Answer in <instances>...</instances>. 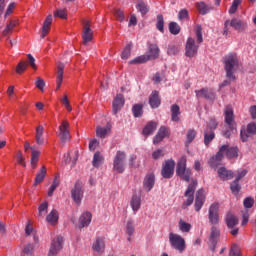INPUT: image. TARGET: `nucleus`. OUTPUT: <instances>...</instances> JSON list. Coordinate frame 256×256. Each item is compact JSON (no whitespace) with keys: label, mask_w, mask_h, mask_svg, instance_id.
Here are the masks:
<instances>
[{"label":"nucleus","mask_w":256,"mask_h":256,"mask_svg":"<svg viewBox=\"0 0 256 256\" xmlns=\"http://www.w3.org/2000/svg\"><path fill=\"white\" fill-rule=\"evenodd\" d=\"M223 64L227 79H229V81H235V71L239 69V58H237V54L230 53L224 56Z\"/></svg>","instance_id":"obj_1"},{"label":"nucleus","mask_w":256,"mask_h":256,"mask_svg":"<svg viewBox=\"0 0 256 256\" xmlns=\"http://www.w3.org/2000/svg\"><path fill=\"white\" fill-rule=\"evenodd\" d=\"M232 27L235 31H238L239 33H243L245 29H247V22L239 19V18H233L232 20H226L224 22V29L222 35L227 37L231 33L229 31V28Z\"/></svg>","instance_id":"obj_2"},{"label":"nucleus","mask_w":256,"mask_h":256,"mask_svg":"<svg viewBox=\"0 0 256 256\" xmlns=\"http://www.w3.org/2000/svg\"><path fill=\"white\" fill-rule=\"evenodd\" d=\"M169 243L171 248L178 251V253H183L187 249L185 238L179 234H175L173 232L169 233Z\"/></svg>","instance_id":"obj_3"},{"label":"nucleus","mask_w":256,"mask_h":256,"mask_svg":"<svg viewBox=\"0 0 256 256\" xmlns=\"http://www.w3.org/2000/svg\"><path fill=\"white\" fill-rule=\"evenodd\" d=\"M176 174L181 178L182 181L189 182V179H191V170L187 169V157L182 156L179 159Z\"/></svg>","instance_id":"obj_4"},{"label":"nucleus","mask_w":256,"mask_h":256,"mask_svg":"<svg viewBox=\"0 0 256 256\" xmlns=\"http://www.w3.org/2000/svg\"><path fill=\"white\" fill-rule=\"evenodd\" d=\"M195 189H197V179H192L184 193L186 200L182 204V209H187V207L193 205V202L195 201Z\"/></svg>","instance_id":"obj_5"},{"label":"nucleus","mask_w":256,"mask_h":256,"mask_svg":"<svg viewBox=\"0 0 256 256\" xmlns=\"http://www.w3.org/2000/svg\"><path fill=\"white\" fill-rule=\"evenodd\" d=\"M84 191H83V182L81 181H76L74 184V187L71 190V197L74 201V203H76V205H81V201H83V195H84Z\"/></svg>","instance_id":"obj_6"},{"label":"nucleus","mask_w":256,"mask_h":256,"mask_svg":"<svg viewBox=\"0 0 256 256\" xmlns=\"http://www.w3.org/2000/svg\"><path fill=\"white\" fill-rule=\"evenodd\" d=\"M127 159V154L123 151H118L113 161V169L117 173H123L125 171V160Z\"/></svg>","instance_id":"obj_7"},{"label":"nucleus","mask_w":256,"mask_h":256,"mask_svg":"<svg viewBox=\"0 0 256 256\" xmlns=\"http://www.w3.org/2000/svg\"><path fill=\"white\" fill-rule=\"evenodd\" d=\"M225 115V123L228 126V129L231 131L237 130V123L235 122V114L233 113V108L231 106H227L224 110Z\"/></svg>","instance_id":"obj_8"},{"label":"nucleus","mask_w":256,"mask_h":256,"mask_svg":"<svg viewBox=\"0 0 256 256\" xmlns=\"http://www.w3.org/2000/svg\"><path fill=\"white\" fill-rule=\"evenodd\" d=\"M175 173V160H166L162 166L161 175L164 179H171Z\"/></svg>","instance_id":"obj_9"},{"label":"nucleus","mask_w":256,"mask_h":256,"mask_svg":"<svg viewBox=\"0 0 256 256\" xmlns=\"http://www.w3.org/2000/svg\"><path fill=\"white\" fill-rule=\"evenodd\" d=\"M251 135H256V122H250L246 128H241L240 138L243 143H247Z\"/></svg>","instance_id":"obj_10"},{"label":"nucleus","mask_w":256,"mask_h":256,"mask_svg":"<svg viewBox=\"0 0 256 256\" xmlns=\"http://www.w3.org/2000/svg\"><path fill=\"white\" fill-rule=\"evenodd\" d=\"M197 99H207V101H215L217 95L213 89L207 87L201 88L200 90H195Z\"/></svg>","instance_id":"obj_11"},{"label":"nucleus","mask_w":256,"mask_h":256,"mask_svg":"<svg viewBox=\"0 0 256 256\" xmlns=\"http://www.w3.org/2000/svg\"><path fill=\"white\" fill-rule=\"evenodd\" d=\"M199 51V45L195 43V39L188 38L185 46V55L186 57H196Z\"/></svg>","instance_id":"obj_12"},{"label":"nucleus","mask_w":256,"mask_h":256,"mask_svg":"<svg viewBox=\"0 0 256 256\" xmlns=\"http://www.w3.org/2000/svg\"><path fill=\"white\" fill-rule=\"evenodd\" d=\"M61 143H67L71 139V134L69 132V122L67 120L62 121L59 126V135Z\"/></svg>","instance_id":"obj_13"},{"label":"nucleus","mask_w":256,"mask_h":256,"mask_svg":"<svg viewBox=\"0 0 256 256\" xmlns=\"http://www.w3.org/2000/svg\"><path fill=\"white\" fill-rule=\"evenodd\" d=\"M63 243H64V240L62 236H57L56 238H54L51 242L48 255L49 256L57 255V253H59V251L63 249Z\"/></svg>","instance_id":"obj_14"},{"label":"nucleus","mask_w":256,"mask_h":256,"mask_svg":"<svg viewBox=\"0 0 256 256\" xmlns=\"http://www.w3.org/2000/svg\"><path fill=\"white\" fill-rule=\"evenodd\" d=\"M222 150L223 157H227V159H237L239 157V148L238 147H229L228 144H224L220 147Z\"/></svg>","instance_id":"obj_15"},{"label":"nucleus","mask_w":256,"mask_h":256,"mask_svg":"<svg viewBox=\"0 0 256 256\" xmlns=\"http://www.w3.org/2000/svg\"><path fill=\"white\" fill-rule=\"evenodd\" d=\"M208 219L212 225H217L219 223V203L211 204Z\"/></svg>","instance_id":"obj_16"},{"label":"nucleus","mask_w":256,"mask_h":256,"mask_svg":"<svg viewBox=\"0 0 256 256\" xmlns=\"http://www.w3.org/2000/svg\"><path fill=\"white\" fill-rule=\"evenodd\" d=\"M123 105H125V98L123 94H117L113 100L112 104V113L113 115H117L121 109H123Z\"/></svg>","instance_id":"obj_17"},{"label":"nucleus","mask_w":256,"mask_h":256,"mask_svg":"<svg viewBox=\"0 0 256 256\" xmlns=\"http://www.w3.org/2000/svg\"><path fill=\"white\" fill-rule=\"evenodd\" d=\"M203 205H205V190L199 189L196 192V198H195V211H201L203 208Z\"/></svg>","instance_id":"obj_18"},{"label":"nucleus","mask_w":256,"mask_h":256,"mask_svg":"<svg viewBox=\"0 0 256 256\" xmlns=\"http://www.w3.org/2000/svg\"><path fill=\"white\" fill-rule=\"evenodd\" d=\"M165 137H169V129L165 126H161L153 138V144L159 145V143H161Z\"/></svg>","instance_id":"obj_19"},{"label":"nucleus","mask_w":256,"mask_h":256,"mask_svg":"<svg viewBox=\"0 0 256 256\" xmlns=\"http://www.w3.org/2000/svg\"><path fill=\"white\" fill-rule=\"evenodd\" d=\"M161 50L157 44H148L147 56L150 61H155V59H159V55Z\"/></svg>","instance_id":"obj_20"},{"label":"nucleus","mask_w":256,"mask_h":256,"mask_svg":"<svg viewBox=\"0 0 256 256\" xmlns=\"http://www.w3.org/2000/svg\"><path fill=\"white\" fill-rule=\"evenodd\" d=\"M223 149L224 148H219L218 152L216 155L212 156L209 160V165L210 167H213V169H217L219 165H221V161H223Z\"/></svg>","instance_id":"obj_21"},{"label":"nucleus","mask_w":256,"mask_h":256,"mask_svg":"<svg viewBox=\"0 0 256 256\" xmlns=\"http://www.w3.org/2000/svg\"><path fill=\"white\" fill-rule=\"evenodd\" d=\"M91 219H93V216L91 215V213L84 212L79 217V223H78L79 229H83L84 227H89V225H91Z\"/></svg>","instance_id":"obj_22"},{"label":"nucleus","mask_w":256,"mask_h":256,"mask_svg":"<svg viewBox=\"0 0 256 256\" xmlns=\"http://www.w3.org/2000/svg\"><path fill=\"white\" fill-rule=\"evenodd\" d=\"M92 249L96 251V253H99V255L105 253V239L97 237L92 244Z\"/></svg>","instance_id":"obj_23"},{"label":"nucleus","mask_w":256,"mask_h":256,"mask_svg":"<svg viewBox=\"0 0 256 256\" xmlns=\"http://www.w3.org/2000/svg\"><path fill=\"white\" fill-rule=\"evenodd\" d=\"M220 235H221V232L218 230V228L213 226L211 228V233L209 237V242L212 245V251H215V246L217 245V241H219Z\"/></svg>","instance_id":"obj_24"},{"label":"nucleus","mask_w":256,"mask_h":256,"mask_svg":"<svg viewBox=\"0 0 256 256\" xmlns=\"http://www.w3.org/2000/svg\"><path fill=\"white\" fill-rule=\"evenodd\" d=\"M225 221L228 229H233V227H237V225H239V218L231 212L226 214Z\"/></svg>","instance_id":"obj_25"},{"label":"nucleus","mask_w":256,"mask_h":256,"mask_svg":"<svg viewBox=\"0 0 256 256\" xmlns=\"http://www.w3.org/2000/svg\"><path fill=\"white\" fill-rule=\"evenodd\" d=\"M218 177L221 181H229L233 179V171L228 170L225 167H221L218 169Z\"/></svg>","instance_id":"obj_26"},{"label":"nucleus","mask_w":256,"mask_h":256,"mask_svg":"<svg viewBox=\"0 0 256 256\" xmlns=\"http://www.w3.org/2000/svg\"><path fill=\"white\" fill-rule=\"evenodd\" d=\"M51 23H53V16L48 15L42 26V34H41L42 39H45V37H47V33L51 31Z\"/></svg>","instance_id":"obj_27"},{"label":"nucleus","mask_w":256,"mask_h":256,"mask_svg":"<svg viewBox=\"0 0 256 256\" xmlns=\"http://www.w3.org/2000/svg\"><path fill=\"white\" fill-rule=\"evenodd\" d=\"M157 122L155 121H150L146 124V126L143 128L142 134L145 137H149V135H153L155 131H157Z\"/></svg>","instance_id":"obj_28"},{"label":"nucleus","mask_w":256,"mask_h":256,"mask_svg":"<svg viewBox=\"0 0 256 256\" xmlns=\"http://www.w3.org/2000/svg\"><path fill=\"white\" fill-rule=\"evenodd\" d=\"M111 133V125L107 123L105 127L98 126L96 128V135L100 137V139H105Z\"/></svg>","instance_id":"obj_29"},{"label":"nucleus","mask_w":256,"mask_h":256,"mask_svg":"<svg viewBox=\"0 0 256 256\" xmlns=\"http://www.w3.org/2000/svg\"><path fill=\"white\" fill-rule=\"evenodd\" d=\"M171 121H173L174 123H179V121H181V118L179 117V115H181V108L179 107V105L177 104H173L171 106Z\"/></svg>","instance_id":"obj_30"},{"label":"nucleus","mask_w":256,"mask_h":256,"mask_svg":"<svg viewBox=\"0 0 256 256\" xmlns=\"http://www.w3.org/2000/svg\"><path fill=\"white\" fill-rule=\"evenodd\" d=\"M149 104L152 109H157L161 105V98H159V92L153 91L149 97Z\"/></svg>","instance_id":"obj_31"},{"label":"nucleus","mask_w":256,"mask_h":256,"mask_svg":"<svg viewBox=\"0 0 256 256\" xmlns=\"http://www.w3.org/2000/svg\"><path fill=\"white\" fill-rule=\"evenodd\" d=\"M155 186V174H148L146 175V177L144 178V189H146V191H151V189H153V187Z\"/></svg>","instance_id":"obj_32"},{"label":"nucleus","mask_w":256,"mask_h":256,"mask_svg":"<svg viewBox=\"0 0 256 256\" xmlns=\"http://www.w3.org/2000/svg\"><path fill=\"white\" fill-rule=\"evenodd\" d=\"M57 69L58 71H57V80H56V84H57L56 90L59 91L63 83V71L65 69V65L63 63H59Z\"/></svg>","instance_id":"obj_33"},{"label":"nucleus","mask_w":256,"mask_h":256,"mask_svg":"<svg viewBox=\"0 0 256 256\" xmlns=\"http://www.w3.org/2000/svg\"><path fill=\"white\" fill-rule=\"evenodd\" d=\"M130 207L134 213H137V211L141 209V197L134 194L130 201Z\"/></svg>","instance_id":"obj_34"},{"label":"nucleus","mask_w":256,"mask_h":256,"mask_svg":"<svg viewBox=\"0 0 256 256\" xmlns=\"http://www.w3.org/2000/svg\"><path fill=\"white\" fill-rule=\"evenodd\" d=\"M47 223L50 225H57L59 221V212L56 209H53L46 217Z\"/></svg>","instance_id":"obj_35"},{"label":"nucleus","mask_w":256,"mask_h":256,"mask_svg":"<svg viewBox=\"0 0 256 256\" xmlns=\"http://www.w3.org/2000/svg\"><path fill=\"white\" fill-rule=\"evenodd\" d=\"M31 167L35 169L37 167V163H39V157L41 156V152L39 150H35V148H31Z\"/></svg>","instance_id":"obj_36"},{"label":"nucleus","mask_w":256,"mask_h":256,"mask_svg":"<svg viewBox=\"0 0 256 256\" xmlns=\"http://www.w3.org/2000/svg\"><path fill=\"white\" fill-rule=\"evenodd\" d=\"M133 233H135V220L130 218L126 222V234L129 235L128 241H131V236H133Z\"/></svg>","instance_id":"obj_37"},{"label":"nucleus","mask_w":256,"mask_h":256,"mask_svg":"<svg viewBox=\"0 0 256 256\" xmlns=\"http://www.w3.org/2000/svg\"><path fill=\"white\" fill-rule=\"evenodd\" d=\"M46 175H47V168L45 166H42L40 171L36 174L34 185H39V183H43Z\"/></svg>","instance_id":"obj_38"},{"label":"nucleus","mask_w":256,"mask_h":256,"mask_svg":"<svg viewBox=\"0 0 256 256\" xmlns=\"http://www.w3.org/2000/svg\"><path fill=\"white\" fill-rule=\"evenodd\" d=\"M215 139V132L211 130H205L204 129V145L206 147H209L211 145V142Z\"/></svg>","instance_id":"obj_39"},{"label":"nucleus","mask_w":256,"mask_h":256,"mask_svg":"<svg viewBox=\"0 0 256 256\" xmlns=\"http://www.w3.org/2000/svg\"><path fill=\"white\" fill-rule=\"evenodd\" d=\"M82 38H83V45H87L89 41H93V30H91V28L84 29Z\"/></svg>","instance_id":"obj_40"},{"label":"nucleus","mask_w":256,"mask_h":256,"mask_svg":"<svg viewBox=\"0 0 256 256\" xmlns=\"http://www.w3.org/2000/svg\"><path fill=\"white\" fill-rule=\"evenodd\" d=\"M197 10L199 11L200 15H207L209 11L213 8L209 7L205 2H198L196 3Z\"/></svg>","instance_id":"obj_41"},{"label":"nucleus","mask_w":256,"mask_h":256,"mask_svg":"<svg viewBox=\"0 0 256 256\" xmlns=\"http://www.w3.org/2000/svg\"><path fill=\"white\" fill-rule=\"evenodd\" d=\"M105 158L101 155V152H96L93 156L92 165L93 167L99 168L101 167Z\"/></svg>","instance_id":"obj_42"},{"label":"nucleus","mask_w":256,"mask_h":256,"mask_svg":"<svg viewBox=\"0 0 256 256\" xmlns=\"http://www.w3.org/2000/svg\"><path fill=\"white\" fill-rule=\"evenodd\" d=\"M137 11L141 13L142 17H145L146 14L149 13V6L143 1H139L136 5Z\"/></svg>","instance_id":"obj_43"},{"label":"nucleus","mask_w":256,"mask_h":256,"mask_svg":"<svg viewBox=\"0 0 256 256\" xmlns=\"http://www.w3.org/2000/svg\"><path fill=\"white\" fill-rule=\"evenodd\" d=\"M147 61H150L149 56H147V54H144V55L134 58L133 60H131L129 62V64L130 65H139L141 63H147Z\"/></svg>","instance_id":"obj_44"},{"label":"nucleus","mask_w":256,"mask_h":256,"mask_svg":"<svg viewBox=\"0 0 256 256\" xmlns=\"http://www.w3.org/2000/svg\"><path fill=\"white\" fill-rule=\"evenodd\" d=\"M197 137V131L195 129H189L186 134V145H191Z\"/></svg>","instance_id":"obj_45"},{"label":"nucleus","mask_w":256,"mask_h":256,"mask_svg":"<svg viewBox=\"0 0 256 256\" xmlns=\"http://www.w3.org/2000/svg\"><path fill=\"white\" fill-rule=\"evenodd\" d=\"M165 20L163 19V15L159 14L157 16L156 29L160 31V33H165Z\"/></svg>","instance_id":"obj_46"},{"label":"nucleus","mask_w":256,"mask_h":256,"mask_svg":"<svg viewBox=\"0 0 256 256\" xmlns=\"http://www.w3.org/2000/svg\"><path fill=\"white\" fill-rule=\"evenodd\" d=\"M169 31L172 35H179V33H181V26H179L177 22H170Z\"/></svg>","instance_id":"obj_47"},{"label":"nucleus","mask_w":256,"mask_h":256,"mask_svg":"<svg viewBox=\"0 0 256 256\" xmlns=\"http://www.w3.org/2000/svg\"><path fill=\"white\" fill-rule=\"evenodd\" d=\"M218 126H219V122H217V119L211 118L210 121L207 123L205 130L213 131L215 133V129H217Z\"/></svg>","instance_id":"obj_48"},{"label":"nucleus","mask_w":256,"mask_h":256,"mask_svg":"<svg viewBox=\"0 0 256 256\" xmlns=\"http://www.w3.org/2000/svg\"><path fill=\"white\" fill-rule=\"evenodd\" d=\"M179 230L182 233H189L191 231V224L185 222L183 219L179 221Z\"/></svg>","instance_id":"obj_49"},{"label":"nucleus","mask_w":256,"mask_h":256,"mask_svg":"<svg viewBox=\"0 0 256 256\" xmlns=\"http://www.w3.org/2000/svg\"><path fill=\"white\" fill-rule=\"evenodd\" d=\"M59 177H55L53 180L52 185L50 186L49 190H48V197H53V193H55V189H57V187H59Z\"/></svg>","instance_id":"obj_50"},{"label":"nucleus","mask_w":256,"mask_h":256,"mask_svg":"<svg viewBox=\"0 0 256 256\" xmlns=\"http://www.w3.org/2000/svg\"><path fill=\"white\" fill-rule=\"evenodd\" d=\"M132 113L134 115V117H141L143 115V105L141 104H135L132 107Z\"/></svg>","instance_id":"obj_51"},{"label":"nucleus","mask_w":256,"mask_h":256,"mask_svg":"<svg viewBox=\"0 0 256 256\" xmlns=\"http://www.w3.org/2000/svg\"><path fill=\"white\" fill-rule=\"evenodd\" d=\"M48 209H49V203L47 201L40 204V206L38 207V212H39L38 216L43 217L44 215H46Z\"/></svg>","instance_id":"obj_52"},{"label":"nucleus","mask_w":256,"mask_h":256,"mask_svg":"<svg viewBox=\"0 0 256 256\" xmlns=\"http://www.w3.org/2000/svg\"><path fill=\"white\" fill-rule=\"evenodd\" d=\"M133 48L132 44H128L121 54V59H129L131 57V49Z\"/></svg>","instance_id":"obj_53"},{"label":"nucleus","mask_w":256,"mask_h":256,"mask_svg":"<svg viewBox=\"0 0 256 256\" xmlns=\"http://www.w3.org/2000/svg\"><path fill=\"white\" fill-rule=\"evenodd\" d=\"M13 29H15V21H10L6 28L3 30L2 34L4 37H7V35H11Z\"/></svg>","instance_id":"obj_54"},{"label":"nucleus","mask_w":256,"mask_h":256,"mask_svg":"<svg viewBox=\"0 0 256 256\" xmlns=\"http://www.w3.org/2000/svg\"><path fill=\"white\" fill-rule=\"evenodd\" d=\"M243 3V0H233L232 5L229 9L230 15H233V13H237V8Z\"/></svg>","instance_id":"obj_55"},{"label":"nucleus","mask_w":256,"mask_h":256,"mask_svg":"<svg viewBox=\"0 0 256 256\" xmlns=\"http://www.w3.org/2000/svg\"><path fill=\"white\" fill-rule=\"evenodd\" d=\"M230 189L232 193H235L237 195V193L241 191V185H239V180H234L230 185Z\"/></svg>","instance_id":"obj_56"},{"label":"nucleus","mask_w":256,"mask_h":256,"mask_svg":"<svg viewBox=\"0 0 256 256\" xmlns=\"http://www.w3.org/2000/svg\"><path fill=\"white\" fill-rule=\"evenodd\" d=\"M17 163L21 165L22 167H27V164L25 163V157H23V152L18 151L16 154Z\"/></svg>","instance_id":"obj_57"},{"label":"nucleus","mask_w":256,"mask_h":256,"mask_svg":"<svg viewBox=\"0 0 256 256\" xmlns=\"http://www.w3.org/2000/svg\"><path fill=\"white\" fill-rule=\"evenodd\" d=\"M54 17H59L60 19H67V9H58L54 12Z\"/></svg>","instance_id":"obj_58"},{"label":"nucleus","mask_w":256,"mask_h":256,"mask_svg":"<svg viewBox=\"0 0 256 256\" xmlns=\"http://www.w3.org/2000/svg\"><path fill=\"white\" fill-rule=\"evenodd\" d=\"M27 69V62H19L18 65L16 66V73L21 75V73H24V71Z\"/></svg>","instance_id":"obj_59"},{"label":"nucleus","mask_w":256,"mask_h":256,"mask_svg":"<svg viewBox=\"0 0 256 256\" xmlns=\"http://www.w3.org/2000/svg\"><path fill=\"white\" fill-rule=\"evenodd\" d=\"M229 256H241V250H239L237 244L232 245Z\"/></svg>","instance_id":"obj_60"},{"label":"nucleus","mask_w":256,"mask_h":256,"mask_svg":"<svg viewBox=\"0 0 256 256\" xmlns=\"http://www.w3.org/2000/svg\"><path fill=\"white\" fill-rule=\"evenodd\" d=\"M203 29L201 28V26H197L196 29V38H197V43L198 45H200V43H203Z\"/></svg>","instance_id":"obj_61"},{"label":"nucleus","mask_w":256,"mask_h":256,"mask_svg":"<svg viewBox=\"0 0 256 256\" xmlns=\"http://www.w3.org/2000/svg\"><path fill=\"white\" fill-rule=\"evenodd\" d=\"M167 55L173 56V55H179V47L175 45H171L168 47Z\"/></svg>","instance_id":"obj_62"},{"label":"nucleus","mask_w":256,"mask_h":256,"mask_svg":"<svg viewBox=\"0 0 256 256\" xmlns=\"http://www.w3.org/2000/svg\"><path fill=\"white\" fill-rule=\"evenodd\" d=\"M35 249V245L33 244H27L24 249H23V253L25 255H33V251Z\"/></svg>","instance_id":"obj_63"},{"label":"nucleus","mask_w":256,"mask_h":256,"mask_svg":"<svg viewBox=\"0 0 256 256\" xmlns=\"http://www.w3.org/2000/svg\"><path fill=\"white\" fill-rule=\"evenodd\" d=\"M179 21H183V19H189V11L187 9H182L178 13Z\"/></svg>","instance_id":"obj_64"}]
</instances>
